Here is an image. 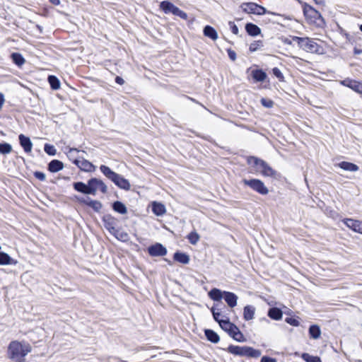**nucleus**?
<instances>
[{"mask_svg":"<svg viewBox=\"0 0 362 362\" xmlns=\"http://www.w3.org/2000/svg\"><path fill=\"white\" fill-rule=\"evenodd\" d=\"M293 40L304 51L310 53L320 54L322 48L315 40L309 37H293Z\"/></svg>","mask_w":362,"mask_h":362,"instance_id":"39448f33","label":"nucleus"},{"mask_svg":"<svg viewBox=\"0 0 362 362\" xmlns=\"http://www.w3.org/2000/svg\"><path fill=\"white\" fill-rule=\"evenodd\" d=\"M44 150L49 155L54 156L56 154V148L52 145L46 144Z\"/></svg>","mask_w":362,"mask_h":362,"instance_id":"c03bdc74","label":"nucleus"},{"mask_svg":"<svg viewBox=\"0 0 362 362\" xmlns=\"http://www.w3.org/2000/svg\"><path fill=\"white\" fill-rule=\"evenodd\" d=\"M5 99L4 96L2 93H0V110L1 109L4 103Z\"/></svg>","mask_w":362,"mask_h":362,"instance_id":"6e6d98bb","label":"nucleus"},{"mask_svg":"<svg viewBox=\"0 0 362 362\" xmlns=\"http://www.w3.org/2000/svg\"><path fill=\"white\" fill-rule=\"evenodd\" d=\"M360 30L362 32V24L360 25Z\"/></svg>","mask_w":362,"mask_h":362,"instance_id":"680f3d73","label":"nucleus"},{"mask_svg":"<svg viewBox=\"0 0 362 362\" xmlns=\"http://www.w3.org/2000/svg\"><path fill=\"white\" fill-rule=\"evenodd\" d=\"M262 46V42L260 40L255 41L250 44L249 49L253 52L259 49Z\"/></svg>","mask_w":362,"mask_h":362,"instance_id":"37998d69","label":"nucleus"},{"mask_svg":"<svg viewBox=\"0 0 362 362\" xmlns=\"http://www.w3.org/2000/svg\"><path fill=\"white\" fill-rule=\"evenodd\" d=\"M174 259L182 264H188L189 262V256L182 252H175L174 255Z\"/></svg>","mask_w":362,"mask_h":362,"instance_id":"72a5a7b5","label":"nucleus"},{"mask_svg":"<svg viewBox=\"0 0 362 362\" xmlns=\"http://www.w3.org/2000/svg\"><path fill=\"white\" fill-rule=\"evenodd\" d=\"M247 163L250 165L257 173H261L266 177H273L276 172L265 161L256 157H249Z\"/></svg>","mask_w":362,"mask_h":362,"instance_id":"20e7f679","label":"nucleus"},{"mask_svg":"<svg viewBox=\"0 0 362 362\" xmlns=\"http://www.w3.org/2000/svg\"><path fill=\"white\" fill-rule=\"evenodd\" d=\"M152 211L156 216H163L166 212L165 206L163 204L156 202L152 204Z\"/></svg>","mask_w":362,"mask_h":362,"instance_id":"4be33fe9","label":"nucleus"},{"mask_svg":"<svg viewBox=\"0 0 362 362\" xmlns=\"http://www.w3.org/2000/svg\"><path fill=\"white\" fill-rule=\"evenodd\" d=\"M49 1L55 6L59 5L60 4V0H49Z\"/></svg>","mask_w":362,"mask_h":362,"instance_id":"13d9d810","label":"nucleus"},{"mask_svg":"<svg viewBox=\"0 0 362 362\" xmlns=\"http://www.w3.org/2000/svg\"><path fill=\"white\" fill-rule=\"evenodd\" d=\"M35 176L36 178H37L38 180H40L41 181H43L45 180V175L42 172H35Z\"/></svg>","mask_w":362,"mask_h":362,"instance_id":"3c124183","label":"nucleus"},{"mask_svg":"<svg viewBox=\"0 0 362 362\" xmlns=\"http://www.w3.org/2000/svg\"><path fill=\"white\" fill-rule=\"evenodd\" d=\"M261 103L264 107L267 108H271L274 106V102L272 100L267 98H262Z\"/></svg>","mask_w":362,"mask_h":362,"instance_id":"a18cd8bd","label":"nucleus"},{"mask_svg":"<svg viewBox=\"0 0 362 362\" xmlns=\"http://www.w3.org/2000/svg\"><path fill=\"white\" fill-rule=\"evenodd\" d=\"M243 183L249 186L253 190L259 193L260 194L265 195L267 194L269 190L267 187L264 185V182L258 179H252V180H243Z\"/></svg>","mask_w":362,"mask_h":362,"instance_id":"1a4fd4ad","label":"nucleus"},{"mask_svg":"<svg viewBox=\"0 0 362 362\" xmlns=\"http://www.w3.org/2000/svg\"><path fill=\"white\" fill-rule=\"evenodd\" d=\"M64 165L58 160H53L49 163L48 169L52 173H57L62 170Z\"/></svg>","mask_w":362,"mask_h":362,"instance_id":"b1692460","label":"nucleus"},{"mask_svg":"<svg viewBox=\"0 0 362 362\" xmlns=\"http://www.w3.org/2000/svg\"><path fill=\"white\" fill-rule=\"evenodd\" d=\"M303 13L309 23L317 27H322L325 25V21L321 14L311 6L304 4Z\"/></svg>","mask_w":362,"mask_h":362,"instance_id":"0eeeda50","label":"nucleus"},{"mask_svg":"<svg viewBox=\"0 0 362 362\" xmlns=\"http://www.w3.org/2000/svg\"><path fill=\"white\" fill-rule=\"evenodd\" d=\"M203 32L206 37L211 38L214 41L216 40L218 37L216 30L210 25H206Z\"/></svg>","mask_w":362,"mask_h":362,"instance_id":"412c9836","label":"nucleus"},{"mask_svg":"<svg viewBox=\"0 0 362 362\" xmlns=\"http://www.w3.org/2000/svg\"><path fill=\"white\" fill-rule=\"evenodd\" d=\"M227 351L235 356H247L252 358H258L261 356V351L250 346H240L230 345L227 348Z\"/></svg>","mask_w":362,"mask_h":362,"instance_id":"423d86ee","label":"nucleus"},{"mask_svg":"<svg viewBox=\"0 0 362 362\" xmlns=\"http://www.w3.org/2000/svg\"><path fill=\"white\" fill-rule=\"evenodd\" d=\"M103 221L105 228L112 234L116 230V227L119 223L117 218L110 214H106L103 216Z\"/></svg>","mask_w":362,"mask_h":362,"instance_id":"9d476101","label":"nucleus"},{"mask_svg":"<svg viewBox=\"0 0 362 362\" xmlns=\"http://www.w3.org/2000/svg\"><path fill=\"white\" fill-rule=\"evenodd\" d=\"M148 252L153 257L164 256L167 254L166 248L160 243L150 246L148 248Z\"/></svg>","mask_w":362,"mask_h":362,"instance_id":"f8f14e48","label":"nucleus"},{"mask_svg":"<svg viewBox=\"0 0 362 362\" xmlns=\"http://www.w3.org/2000/svg\"><path fill=\"white\" fill-rule=\"evenodd\" d=\"M209 296L214 300L218 301L223 298V291L218 288H213L209 292Z\"/></svg>","mask_w":362,"mask_h":362,"instance_id":"bb28decb","label":"nucleus"},{"mask_svg":"<svg viewBox=\"0 0 362 362\" xmlns=\"http://www.w3.org/2000/svg\"><path fill=\"white\" fill-rule=\"evenodd\" d=\"M344 223L348 228L356 232V228L360 223V221L354 220L351 218H346L344 220Z\"/></svg>","mask_w":362,"mask_h":362,"instance_id":"f704fd0d","label":"nucleus"},{"mask_svg":"<svg viewBox=\"0 0 362 362\" xmlns=\"http://www.w3.org/2000/svg\"><path fill=\"white\" fill-rule=\"evenodd\" d=\"M211 313L213 314V317L214 318V320L219 323V322L221 320L219 317L221 316V313L218 311L216 310L215 308H212L211 309Z\"/></svg>","mask_w":362,"mask_h":362,"instance_id":"de8ad7c7","label":"nucleus"},{"mask_svg":"<svg viewBox=\"0 0 362 362\" xmlns=\"http://www.w3.org/2000/svg\"><path fill=\"white\" fill-rule=\"evenodd\" d=\"M73 187L77 192L85 194L95 195L98 190L105 194L107 192V187L105 182L98 178L90 179L87 184L82 182H74Z\"/></svg>","mask_w":362,"mask_h":362,"instance_id":"f03ea898","label":"nucleus"},{"mask_svg":"<svg viewBox=\"0 0 362 362\" xmlns=\"http://www.w3.org/2000/svg\"><path fill=\"white\" fill-rule=\"evenodd\" d=\"M205 336L207 339L213 343H218L220 340L219 336L211 329L205 330Z\"/></svg>","mask_w":362,"mask_h":362,"instance_id":"7c9ffc66","label":"nucleus"},{"mask_svg":"<svg viewBox=\"0 0 362 362\" xmlns=\"http://www.w3.org/2000/svg\"><path fill=\"white\" fill-rule=\"evenodd\" d=\"M261 362H276V361L272 358H269L267 356H263L261 359Z\"/></svg>","mask_w":362,"mask_h":362,"instance_id":"864d4df0","label":"nucleus"},{"mask_svg":"<svg viewBox=\"0 0 362 362\" xmlns=\"http://www.w3.org/2000/svg\"><path fill=\"white\" fill-rule=\"evenodd\" d=\"M316 4L322 5L324 4L325 0H313Z\"/></svg>","mask_w":362,"mask_h":362,"instance_id":"bf43d9fd","label":"nucleus"},{"mask_svg":"<svg viewBox=\"0 0 362 362\" xmlns=\"http://www.w3.org/2000/svg\"><path fill=\"white\" fill-rule=\"evenodd\" d=\"M354 53H355L356 54H359L362 53V50L355 49H354Z\"/></svg>","mask_w":362,"mask_h":362,"instance_id":"052dcab7","label":"nucleus"},{"mask_svg":"<svg viewBox=\"0 0 362 362\" xmlns=\"http://www.w3.org/2000/svg\"><path fill=\"white\" fill-rule=\"evenodd\" d=\"M309 334L311 338L317 339L321 335V330L319 326L316 325H311L309 328Z\"/></svg>","mask_w":362,"mask_h":362,"instance_id":"2f4dec72","label":"nucleus"},{"mask_svg":"<svg viewBox=\"0 0 362 362\" xmlns=\"http://www.w3.org/2000/svg\"><path fill=\"white\" fill-rule=\"evenodd\" d=\"M243 11L247 13L255 14V15H263L265 13H271L275 15L274 13L267 11V9L255 3L249 2V3H243L240 6Z\"/></svg>","mask_w":362,"mask_h":362,"instance_id":"6e6552de","label":"nucleus"},{"mask_svg":"<svg viewBox=\"0 0 362 362\" xmlns=\"http://www.w3.org/2000/svg\"><path fill=\"white\" fill-rule=\"evenodd\" d=\"M115 82L119 85H123L124 83V81L122 78H121L120 76H117L115 78Z\"/></svg>","mask_w":362,"mask_h":362,"instance_id":"5fc2aeb1","label":"nucleus"},{"mask_svg":"<svg viewBox=\"0 0 362 362\" xmlns=\"http://www.w3.org/2000/svg\"><path fill=\"white\" fill-rule=\"evenodd\" d=\"M301 358L306 362H322L318 356H311L307 353L302 354Z\"/></svg>","mask_w":362,"mask_h":362,"instance_id":"4c0bfd02","label":"nucleus"},{"mask_svg":"<svg viewBox=\"0 0 362 362\" xmlns=\"http://www.w3.org/2000/svg\"><path fill=\"white\" fill-rule=\"evenodd\" d=\"M339 166L346 171L355 172L358 170V167L352 163L343 161L339 164Z\"/></svg>","mask_w":362,"mask_h":362,"instance_id":"c756f323","label":"nucleus"},{"mask_svg":"<svg viewBox=\"0 0 362 362\" xmlns=\"http://www.w3.org/2000/svg\"><path fill=\"white\" fill-rule=\"evenodd\" d=\"M18 261L11 258L7 253L0 252V265H16Z\"/></svg>","mask_w":362,"mask_h":362,"instance_id":"f3484780","label":"nucleus"},{"mask_svg":"<svg viewBox=\"0 0 362 362\" xmlns=\"http://www.w3.org/2000/svg\"><path fill=\"white\" fill-rule=\"evenodd\" d=\"M187 238L192 245H195L199 241L200 236L196 231H192L188 234Z\"/></svg>","mask_w":362,"mask_h":362,"instance_id":"e433bc0d","label":"nucleus"},{"mask_svg":"<svg viewBox=\"0 0 362 362\" xmlns=\"http://www.w3.org/2000/svg\"><path fill=\"white\" fill-rule=\"evenodd\" d=\"M356 232L361 233L362 234V221H360L358 226L356 228Z\"/></svg>","mask_w":362,"mask_h":362,"instance_id":"4d7b16f0","label":"nucleus"},{"mask_svg":"<svg viewBox=\"0 0 362 362\" xmlns=\"http://www.w3.org/2000/svg\"><path fill=\"white\" fill-rule=\"evenodd\" d=\"M228 54L229 58L232 61H235L236 59V53H235V51H233L232 49H228Z\"/></svg>","mask_w":362,"mask_h":362,"instance_id":"603ef678","label":"nucleus"},{"mask_svg":"<svg viewBox=\"0 0 362 362\" xmlns=\"http://www.w3.org/2000/svg\"><path fill=\"white\" fill-rule=\"evenodd\" d=\"M223 298L230 308H234L237 305L238 296L231 292L223 291Z\"/></svg>","mask_w":362,"mask_h":362,"instance_id":"2eb2a0df","label":"nucleus"},{"mask_svg":"<svg viewBox=\"0 0 362 362\" xmlns=\"http://www.w3.org/2000/svg\"><path fill=\"white\" fill-rule=\"evenodd\" d=\"M80 203L84 204L91 207L95 211L98 212L101 210L103 205L100 202L97 200H92L89 198H80L78 199Z\"/></svg>","mask_w":362,"mask_h":362,"instance_id":"4468645a","label":"nucleus"},{"mask_svg":"<svg viewBox=\"0 0 362 362\" xmlns=\"http://www.w3.org/2000/svg\"><path fill=\"white\" fill-rule=\"evenodd\" d=\"M285 321L292 325V326H294V327H298L300 325V322L298 321V320L297 318H294V317H286Z\"/></svg>","mask_w":362,"mask_h":362,"instance_id":"49530a36","label":"nucleus"},{"mask_svg":"<svg viewBox=\"0 0 362 362\" xmlns=\"http://www.w3.org/2000/svg\"><path fill=\"white\" fill-rule=\"evenodd\" d=\"M268 316L272 320H279L283 317V313L279 308H272L269 310Z\"/></svg>","mask_w":362,"mask_h":362,"instance_id":"393cba45","label":"nucleus"},{"mask_svg":"<svg viewBox=\"0 0 362 362\" xmlns=\"http://www.w3.org/2000/svg\"><path fill=\"white\" fill-rule=\"evenodd\" d=\"M233 323H231L228 319L227 320H223L219 322L220 327L225 330L226 332L230 331V328L233 326Z\"/></svg>","mask_w":362,"mask_h":362,"instance_id":"a19ab883","label":"nucleus"},{"mask_svg":"<svg viewBox=\"0 0 362 362\" xmlns=\"http://www.w3.org/2000/svg\"><path fill=\"white\" fill-rule=\"evenodd\" d=\"M81 151L76 148H69V151L66 153V155L70 160H71L75 165L76 162L79 160L76 154L78 153Z\"/></svg>","mask_w":362,"mask_h":362,"instance_id":"cd10ccee","label":"nucleus"},{"mask_svg":"<svg viewBox=\"0 0 362 362\" xmlns=\"http://www.w3.org/2000/svg\"><path fill=\"white\" fill-rule=\"evenodd\" d=\"M160 8L162 9L165 13H173V11L175 8V6L168 1H163L160 4Z\"/></svg>","mask_w":362,"mask_h":362,"instance_id":"473e14b6","label":"nucleus"},{"mask_svg":"<svg viewBox=\"0 0 362 362\" xmlns=\"http://www.w3.org/2000/svg\"><path fill=\"white\" fill-rule=\"evenodd\" d=\"M341 84L346 86L357 93L362 94V81L346 78L341 81Z\"/></svg>","mask_w":362,"mask_h":362,"instance_id":"9b49d317","label":"nucleus"},{"mask_svg":"<svg viewBox=\"0 0 362 362\" xmlns=\"http://www.w3.org/2000/svg\"><path fill=\"white\" fill-rule=\"evenodd\" d=\"M255 308L253 305H246L243 309V318L246 321L251 320L255 317Z\"/></svg>","mask_w":362,"mask_h":362,"instance_id":"6ab92c4d","label":"nucleus"},{"mask_svg":"<svg viewBox=\"0 0 362 362\" xmlns=\"http://www.w3.org/2000/svg\"><path fill=\"white\" fill-rule=\"evenodd\" d=\"M251 76L255 81L262 82L267 78V74L261 69H254L251 71Z\"/></svg>","mask_w":362,"mask_h":362,"instance_id":"aec40b11","label":"nucleus"},{"mask_svg":"<svg viewBox=\"0 0 362 362\" xmlns=\"http://www.w3.org/2000/svg\"><path fill=\"white\" fill-rule=\"evenodd\" d=\"M12 147L9 144L4 143L0 144V153L1 154H8L11 152Z\"/></svg>","mask_w":362,"mask_h":362,"instance_id":"ea45409f","label":"nucleus"},{"mask_svg":"<svg viewBox=\"0 0 362 362\" xmlns=\"http://www.w3.org/2000/svg\"><path fill=\"white\" fill-rule=\"evenodd\" d=\"M112 235L119 240L122 242H127L129 240V235L124 230L116 229Z\"/></svg>","mask_w":362,"mask_h":362,"instance_id":"a878e982","label":"nucleus"},{"mask_svg":"<svg viewBox=\"0 0 362 362\" xmlns=\"http://www.w3.org/2000/svg\"><path fill=\"white\" fill-rule=\"evenodd\" d=\"M173 15L180 17L182 19L187 18V14L183 11L180 10L178 7L175 6L172 13Z\"/></svg>","mask_w":362,"mask_h":362,"instance_id":"79ce46f5","label":"nucleus"},{"mask_svg":"<svg viewBox=\"0 0 362 362\" xmlns=\"http://www.w3.org/2000/svg\"><path fill=\"white\" fill-rule=\"evenodd\" d=\"M229 25H230L232 33L235 35H238V28L237 27V25L231 21L229 22Z\"/></svg>","mask_w":362,"mask_h":362,"instance_id":"8fccbe9b","label":"nucleus"},{"mask_svg":"<svg viewBox=\"0 0 362 362\" xmlns=\"http://www.w3.org/2000/svg\"><path fill=\"white\" fill-rule=\"evenodd\" d=\"M76 165L80 168V170L88 173L95 171L96 168L92 163L83 158H80L79 160L76 162Z\"/></svg>","mask_w":362,"mask_h":362,"instance_id":"ddd939ff","label":"nucleus"},{"mask_svg":"<svg viewBox=\"0 0 362 362\" xmlns=\"http://www.w3.org/2000/svg\"><path fill=\"white\" fill-rule=\"evenodd\" d=\"M245 30L248 35L251 36H257L261 33L260 28L257 25L251 23L246 24Z\"/></svg>","mask_w":362,"mask_h":362,"instance_id":"5701e85b","label":"nucleus"},{"mask_svg":"<svg viewBox=\"0 0 362 362\" xmlns=\"http://www.w3.org/2000/svg\"><path fill=\"white\" fill-rule=\"evenodd\" d=\"M32 351V346L25 341L13 340L7 349V357L13 362H25Z\"/></svg>","mask_w":362,"mask_h":362,"instance_id":"f257e3e1","label":"nucleus"},{"mask_svg":"<svg viewBox=\"0 0 362 362\" xmlns=\"http://www.w3.org/2000/svg\"><path fill=\"white\" fill-rule=\"evenodd\" d=\"M100 171L104 174L105 177L113 182L120 189L124 190H129L131 185L129 182L122 177L121 175L112 171L109 167L102 165L100 167Z\"/></svg>","mask_w":362,"mask_h":362,"instance_id":"7ed1b4c3","label":"nucleus"},{"mask_svg":"<svg viewBox=\"0 0 362 362\" xmlns=\"http://www.w3.org/2000/svg\"><path fill=\"white\" fill-rule=\"evenodd\" d=\"M48 81L53 90H58L60 88V82L59 79L54 76H49Z\"/></svg>","mask_w":362,"mask_h":362,"instance_id":"c9c22d12","label":"nucleus"},{"mask_svg":"<svg viewBox=\"0 0 362 362\" xmlns=\"http://www.w3.org/2000/svg\"><path fill=\"white\" fill-rule=\"evenodd\" d=\"M273 74L280 80L284 78L281 71L278 68L273 69Z\"/></svg>","mask_w":362,"mask_h":362,"instance_id":"09e8293b","label":"nucleus"},{"mask_svg":"<svg viewBox=\"0 0 362 362\" xmlns=\"http://www.w3.org/2000/svg\"><path fill=\"white\" fill-rule=\"evenodd\" d=\"M228 333L236 341H244L245 338L243 334L240 332L239 329L237 326H235L234 324L233 325L232 327L230 328V331L228 332Z\"/></svg>","mask_w":362,"mask_h":362,"instance_id":"a211bd4d","label":"nucleus"},{"mask_svg":"<svg viewBox=\"0 0 362 362\" xmlns=\"http://www.w3.org/2000/svg\"><path fill=\"white\" fill-rule=\"evenodd\" d=\"M112 209L115 211L120 214H125L127 213V209L126 206L122 203L121 202L117 201L115 202L112 204Z\"/></svg>","mask_w":362,"mask_h":362,"instance_id":"c85d7f7f","label":"nucleus"},{"mask_svg":"<svg viewBox=\"0 0 362 362\" xmlns=\"http://www.w3.org/2000/svg\"><path fill=\"white\" fill-rule=\"evenodd\" d=\"M11 58H12L13 62L16 64H17L18 66H21L25 63V59L21 54L13 53L11 54Z\"/></svg>","mask_w":362,"mask_h":362,"instance_id":"58836bf2","label":"nucleus"},{"mask_svg":"<svg viewBox=\"0 0 362 362\" xmlns=\"http://www.w3.org/2000/svg\"><path fill=\"white\" fill-rule=\"evenodd\" d=\"M21 146L23 148L24 151L29 153L32 151L33 144L29 137L23 134H20L18 136Z\"/></svg>","mask_w":362,"mask_h":362,"instance_id":"dca6fc26","label":"nucleus"}]
</instances>
